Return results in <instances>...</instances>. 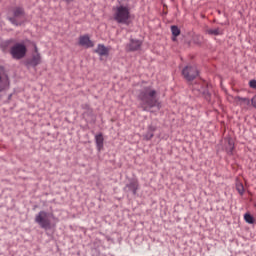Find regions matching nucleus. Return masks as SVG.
Wrapping results in <instances>:
<instances>
[{
	"instance_id": "nucleus-2",
	"label": "nucleus",
	"mask_w": 256,
	"mask_h": 256,
	"mask_svg": "<svg viewBox=\"0 0 256 256\" xmlns=\"http://www.w3.org/2000/svg\"><path fill=\"white\" fill-rule=\"evenodd\" d=\"M113 11V19L116 23L129 25V19H131V8L129 6L120 5L114 8Z\"/></svg>"
},
{
	"instance_id": "nucleus-12",
	"label": "nucleus",
	"mask_w": 256,
	"mask_h": 256,
	"mask_svg": "<svg viewBox=\"0 0 256 256\" xmlns=\"http://www.w3.org/2000/svg\"><path fill=\"white\" fill-rule=\"evenodd\" d=\"M141 41L139 40H131L130 43L127 45V50L128 51H137L139 49H141Z\"/></svg>"
},
{
	"instance_id": "nucleus-11",
	"label": "nucleus",
	"mask_w": 256,
	"mask_h": 256,
	"mask_svg": "<svg viewBox=\"0 0 256 256\" xmlns=\"http://www.w3.org/2000/svg\"><path fill=\"white\" fill-rule=\"evenodd\" d=\"M126 189H128V191H131L133 195H137V191H139V181H130V183L126 185Z\"/></svg>"
},
{
	"instance_id": "nucleus-10",
	"label": "nucleus",
	"mask_w": 256,
	"mask_h": 256,
	"mask_svg": "<svg viewBox=\"0 0 256 256\" xmlns=\"http://www.w3.org/2000/svg\"><path fill=\"white\" fill-rule=\"evenodd\" d=\"M26 63L30 67H37V65H41V54L40 53L32 54L31 58H29L26 61Z\"/></svg>"
},
{
	"instance_id": "nucleus-3",
	"label": "nucleus",
	"mask_w": 256,
	"mask_h": 256,
	"mask_svg": "<svg viewBox=\"0 0 256 256\" xmlns=\"http://www.w3.org/2000/svg\"><path fill=\"white\" fill-rule=\"evenodd\" d=\"M51 219H56L55 215L53 213H49L47 211H40L35 216V223L39 225L41 229H44L45 231H49V229H52L55 227V224L53 225L51 223Z\"/></svg>"
},
{
	"instance_id": "nucleus-20",
	"label": "nucleus",
	"mask_w": 256,
	"mask_h": 256,
	"mask_svg": "<svg viewBox=\"0 0 256 256\" xmlns=\"http://www.w3.org/2000/svg\"><path fill=\"white\" fill-rule=\"evenodd\" d=\"M154 134L152 132H150L149 130L147 131V133L144 135V139L146 141H151V139H153Z\"/></svg>"
},
{
	"instance_id": "nucleus-4",
	"label": "nucleus",
	"mask_w": 256,
	"mask_h": 256,
	"mask_svg": "<svg viewBox=\"0 0 256 256\" xmlns=\"http://www.w3.org/2000/svg\"><path fill=\"white\" fill-rule=\"evenodd\" d=\"M10 54L13 59H23L27 55V45H25V42H17L11 47Z\"/></svg>"
},
{
	"instance_id": "nucleus-22",
	"label": "nucleus",
	"mask_w": 256,
	"mask_h": 256,
	"mask_svg": "<svg viewBox=\"0 0 256 256\" xmlns=\"http://www.w3.org/2000/svg\"><path fill=\"white\" fill-rule=\"evenodd\" d=\"M249 85L251 89H256V80H250Z\"/></svg>"
},
{
	"instance_id": "nucleus-9",
	"label": "nucleus",
	"mask_w": 256,
	"mask_h": 256,
	"mask_svg": "<svg viewBox=\"0 0 256 256\" xmlns=\"http://www.w3.org/2000/svg\"><path fill=\"white\" fill-rule=\"evenodd\" d=\"M78 45H80V47H85L86 49L95 47V43H93V41H91V38L87 34L79 37Z\"/></svg>"
},
{
	"instance_id": "nucleus-18",
	"label": "nucleus",
	"mask_w": 256,
	"mask_h": 256,
	"mask_svg": "<svg viewBox=\"0 0 256 256\" xmlns=\"http://www.w3.org/2000/svg\"><path fill=\"white\" fill-rule=\"evenodd\" d=\"M244 221H246V223H249L250 225H253V223H255V218H253V216H251V214L246 213L244 215Z\"/></svg>"
},
{
	"instance_id": "nucleus-24",
	"label": "nucleus",
	"mask_w": 256,
	"mask_h": 256,
	"mask_svg": "<svg viewBox=\"0 0 256 256\" xmlns=\"http://www.w3.org/2000/svg\"><path fill=\"white\" fill-rule=\"evenodd\" d=\"M66 3H71L73 0H65Z\"/></svg>"
},
{
	"instance_id": "nucleus-13",
	"label": "nucleus",
	"mask_w": 256,
	"mask_h": 256,
	"mask_svg": "<svg viewBox=\"0 0 256 256\" xmlns=\"http://www.w3.org/2000/svg\"><path fill=\"white\" fill-rule=\"evenodd\" d=\"M95 53L100 55V57H107V55H109V48L105 47L103 44H99L95 50Z\"/></svg>"
},
{
	"instance_id": "nucleus-23",
	"label": "nucleus",
	"mask_w": 256,
	"mask_h": 256,
	"mask_svg": "<svg viewBox=\"0 0 256 256\" xmlns=\"http://www.w3.org/2000/svg\"><path fill=\"white\" fill-rule=\"evenodd\" d=\"M37 53H39V48H37V46H34V53H33V55H37Z\"/></svg>"
},
{
	"instance_id": "nucleus-17",
	"label": "nucleus",
	"mask_w": 256,
	"mask_h": 256,
	"mask_svg": "<svg viewBox=\"0 0 256 256\" xmlns=\"http://www.w3.org/2000/svg\"><path fill=\"white\" fill-rule=\"evenodd\" d=\"M236 191H238L239 195H243V193H245V187L243 186V183L239 181L236 182Z\"/></svg>"
},
{
	"instance_id": "nucleus-5",
	"label": "nucleus",
	"mask_w": 256,
	"mask_h": 256,
	"mask_svg": "<svg viewBox=\"0 0 256 256\" xmlns=\"http://www.w3.org/2000/svg\"><path fill=\"white\" fill-rule=\"evenodd\" d=\"M9 21L12 23V25H23V23H25V11H23V8H14L13 16L9 17Z\"/></svg>"
},
{
	"instance_id": "nucleus-14",
	"label": "nucleus",
	"mask_w": 256,
	"mask_h": 256,
	"mask_svg": "<svg viewBox=\"0 0 256 256\" xmlns=\"http://www.w3.org/2000/svg\"><path fill=\"white\" fill-rule=\"evenodd\" d=\"M105 141V138H103V134H97L95 136V143L98 151H103V143Z\"/></svg>"
},
{
	"instance_id": "nucleus-1",
	"label": "nucleus",
	"mask_w": 256,
	"mask_h": 256,
	"mask_svg": "<svg viewBox=\"0 0 256 256\" xmlns=\"http://www.w3.org/2000/svg\"><path fill=\"white\" fill-rule=\"evenodd\" d=\"M138 100L143 111H149L153 107L161 109V102H159V92L153 86H146L142 88L138 94Z\"/></svg>"
},
{
	"instance_id": "nucleus-6",
	"label": "nucleus",
	"mask_w": 256,
	"mask_h": 256,
	"mask_svg": "<svg viewBox=\"0 0 256 256\" xmlns=\"http://www.w3.org/2000/svg\"><path fill=\"white\" fill-rule=\"evenodd\" d=\"M182 75L186 81H193L195 78L199 77V70H197V66H186L182 70Z\"/></svg>"
},
{
	"instance_id": "nucleus-16",
	"label": "nucleus",
	"mask_w": 256,
	"mask_h": 256,
	"mask_svg": "<svg viewBox=\"0 0 256 256\" xmlns=\"http://www.w3.org/2000/svg\"><path fill=\"white\" fill-rule=\"evenodd\" d=\"M206 33L208 35H223V31H221V29H219V28L207 29Z\"/></svg>"
},
{
	"instance_id": "nucleus-15",
	"label": "nucleus",
	"mask_w": 256,
	"mask_h": 256,
	"mask_svg": "<svg viewBox=\"0 0 256 256\" xmlns=\"http://www.w3.org/2000/svg\"><path fill=\"white\" fill-rule=\"evenodd\" d=\"M234 149H235V144L233 143V140L228 139V147L226 148L228 155H233Z\"/></svg>"
},
{
	"instance_id": "nucleus-7",
	"label": "nucleus",
	"mask_w": 256,
	"mask_h": 256,
	"mask_svg": "<svg viewBox=\"0 0 256 256\" xmlns=\"http://www.w3.org/2000/svg\"><path fill=\"white\" fill-rule=\"evenodd\" d=\"M10 85L9 76L5 73L3 66H0V93L7 91Z\"/></svg>"
},
{
	"instance_id": "nucleus-8",
	"label": "nucleus",
	"mask_w": 256,
	"mask_h": 256,
	"mask_svg": "<svg viewBox=\"0 0 256 256\" xmlns=\"http://www.w3.org/2000/svg\"><path fill=\"white\" fill-rule=\"evenodd\" d=\"M228 99H232L233 103H235V105H238L239 107L247 108L249 107V105H251V100L249 98H243L240 96H230Z\"/></svg>"
},
{
	"instance_id": "nucleus-21",
	"label": "nucleus",
	"mask_w": 256,
	"mask_h": 256,
	"mask_svg": "<svg viewBox=\"0 0 256 256\" xmlns=\"http://www.w3.org/2000/svg\"><path fill=\"white\" fill-rule=\"evenodd\" d=\"M148 131L154 134L157 131V126L149 125Z\"/></svg>"
},
{
	"instance_id": "nucleus-19",
	"label": "nucleus",
	"mask_w": 256,
	"mask_h": 256,
	"mask_svg": "<svg viewBox=\"0 0 256 256\" xmlns=\"http://www.w3.org/2000/svg\"><path fill=\"white\" fill-rule=\"evenodd\" d=\"M171 32L174 37H179V35H181V30H179V27L177 26H172Z\"/></svg>"
}]
</instances>
